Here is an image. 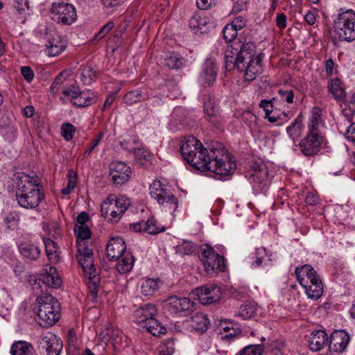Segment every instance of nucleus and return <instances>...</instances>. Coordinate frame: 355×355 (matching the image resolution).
<instances>
[{
	"mask_svg": "<svg viewBox=\"0 0 355 355\" xmlns=\"http://www.w3.org/2000/svg\"><path fill=\"white\" fill-rule=\"evenodd\" d=\"M194 293L202 304H211L220 301V291L217 286H202L196 288Z\"/></svg>",
	"mask_w": 355,
	"mask_h": 355,
	"instance_id": "nucleus-14",
	"label": "nucleus"
},
{
	"mask_svg": "<svg viewBox=\"0 0 355 355\" xmlns=\"http://www.w3.org/2000/svg\"><path fill=\"white\" fill-rule=\"evenodd\" d=\"M76 129L71 123H64L61 127L62 136L66 141H70L72 139L74 132Z\"/></svg>",
	"mask_w": 355,
	"mask_h": 355,
	"instance_id": "nucleus-50",
	"label": "nucleus"
},
{
	"mask_svg": "<svg viewBox=\"0 0 355 355\" xmlns=\"http://www.w3.org/2000/svg\"><path fill=\"white\" fill-rule=\"evenodd\" d=\"M39 304L37 315L40 319V324L48 327L55 324L60 318V304L51 294L43 293L37 297Z\"/></svg>",
	"mask_w": 355,
	"mask_h": 355,
	"instance_id": "nucleus-4",
	"label": "nucleus"
},
{
	"mask_svg": "<svg viewBox=\"0 0 355 355\" xmlns=\"http://www.w3.org/2000/svg\"><path fill=\"white\" fill-rule=\"evenodd\" d=\"M257 311V304L254 302H248L240 306L238 315L246 320L254 317Z\"/></svg>",
	"mask_w": 355,
	"mask_h": 355,
	"instance_id": "nucleus-39",
	"label": "nucleus"
},
{
	"mask_svg": "<svg viewBox=\"0 0 355 355\" xmlns=\"http://www.w3.org/2000/svg\"><path fill=\"white\" fill-rule=\"evenodd\" d=\"M187 163L199 171H210L220 176H227L236 168L235 163L230 159L227 155H225V159L218 158L214 151L211 150L208 153L203 146L198 150V153L193 154Z\"/></svg>",
	"mask_w": 355,
	"mask_h": 355,
	"instance_id": "nucleus-2",
	"label": "nucleus"
},
{
	"mask_svg": "<svg viewBox=\"0 0 355 355\" xmlns=\"http://www.w3.org/2000/svg\"><path fill=\"white\" fill-rule=\"evenodd\" d=\"M134 263V257L131 254H125L121 261L116 265L119 273L124 274L129 272Z\"/></svg>",
	"mask_w": 355,
	"mask_h": 355,
	"instance_id": "nucleus-42",
	"label": "nucleus"
},
{
	"mask_svg": "<svg viewBox=\"0 0 355 355\" xmlns=\"http://www.w3.org/2000/svg\"><path fill=\"white\" fill-rule=\"evenodd\" d=\"M101 211L102 215L105 217L111 216V220L118 221L122 216L123 209H116L113 205H110L109 202H103L101 204Z\"/></svg>",
	"mask_w": 355,
	"mask_h": 355,
	"instance_id": "nucleus-34",
	"label": "nucleus"
},
{
	"mask_svg": "<svg viewBox=\"0 0 355 355\" xmlns=\"http://www.w3.org/2000/svg\"><path fill=\"white\" fill-rule=\"evenodd\" d=\"M93 101L94 98L89 96L85 92L80 91V94L75 98L72 103L78 107H87L92 105Z\"/></svg>",
	"mask_w": 355,
	"mask_h": 355,
	"instance_id": "nucleus-47",
	"label": "nucleus"
},
{
	"mask_svg": "<svg viewBox=\"0 0 355 355\" xmlns=\"http://www.w3.org/2000/svg\"><path fill=\"white\" fill-rule=\"evenodd\" d=\"M263 350L261 345H250L243 349L238 355H261Z\"/></svg>",
	"mask_w": 355,
	"mask_h": 355,
	"instance_id": "nucleus-49",
	"label": "nucleus"
},
{
	"mask_svg": "<svg viewBox=\"0 0 355 355\" xmlns=\"http://www.w3.org/2000/svg\"><path fill=\"white\" fill-rule=\"evenodd\" d=\"M52 19L64 25H70L76 20L77 15L74 6L70 3H54L52 4Z\"/></svg>",
	"mask_w": 355,
	"mask_h": 355,
	"instance_id": "nucleus-8",
	"label": "nucleus"
},
{
	"mask_svg": "<svg viewBox=\"0 0 355 355\" xmlns=\"http://www.w3.org/2000/svg\"><path fill=\"white\" fill-rule=\"evenodd\" d=\"M275 100V98H273L272 100H262L259 103V107L263 108L265 111L266 115L268 114H271L272 112L273 107V101Z\"/></svg>",
	"mask_w": 355,
	"mask_h": 355,
	"instance_id": "nucleus-59",
	"label": "nucleus"
},
{
	"mask_svg": "<svg viewBox=\"0 0 355 355\" xmlns=\"http://www.w3.org/2000/svg\"><path fill=\"white\" fill-rule=\"evenodd\" d=\"M16 197L21 207L33 209L39 205L44 195L40 193L36 180L33 177L23 174L19 176Z\"/></svg>",
	"mask_w": 355,
	"mask_h": 355,
	"instance_id": "nucleus-3",
	"label": "nucleus"
},
{
	"mask_svg": "<svg viewBox=\"0 0 355 355\" xmlns=\"http://www.w3.org/2000/svg\"><path fill=\"white\" fill-rule=\"evenodd\" d=\"M68 178L69 181L67 187L62 189V193L64 195L69 194L76 185V175L73 171L68 172Z\"/></svg>",
	"mask_w": 355,
	"mask_h": 355,
	"instance_id": "nucleus-52",
	"label": "nucleus"
},
{
	"mask_svg": "<svg viewBox=\"0 0 355 355\" xmlns=\"http://www.w3.org/2000/svg\"><path fill=\"white\" fill-rule=\"evenodd\" d=\"M328 342V335L322 330L313 331L309 340V346L311 350L318 352L321 350Z\"/></svg>",
	"mask_w": 355,
	"mask_h": 355,
	"instance_id": "nucleus-21",
	"label": "nucleus"
},
{
	"mask_svg": "<svg viewBox=\"0 0 355 355\" xmlns=\"http://www.w3.org/2000/svg\"><path fill=\"white\" fill-rule=\"evenodd\" d=\"M74 233L77 238L76 241H87L91 238L92 232L89 227L87 226H74Z\"/></svg>",
	"mask_w": 355,
	"mask_h": 355,
	"instance_id": "nucleus-45",
	"label": "nucleus"
},
{
	"mask_svg": "<svg viewBox=\"0 0 355 355\" xmlns=\"http://www.w3.org/2000/svg\"><path fill=\"white\" fill-rule=\"evenodd\" d=\"M34 283H31L33 290L42 289L40 284L42 282L45 287H51L53 288H59L62 284V279L58 273L55 268L50 266L49 270L46 269V272L40 275V278L35 279Z\"/></svg>",
	"mask_w": 355,
	"mask_h": 355,
	"instance_id": "nucleus-10",
	"label": "nucleus"
},
{
	"mask_svg": "<svg viewBox=\"0 0 355 355\" xmlns=\"http://www.w3.org/2000/svg\"><path fill=\"white\" fill-rule=\"evenodd\" d=\"M328 90L337 100L343 101L345 97L344 85L339 78H335L329 83Z\"/></svg>",
	"mask_w": 355,
	"mask_h": 355,
	"instance_id": "nucleus-33",
	"label": "nucleus"
},
{
	"mask_svg": "<svg viewBox=\"0 0 355 355\" xmlns=\"http://www.w3.org/2000/svg\"><path fill=\"white\" fill-rule=\"evenodd\" d=\"M204 110L207 114V119L213 125H216L218 123L219 110L214 96H208L205 98Z\"/></svg>",
	"mask_w": 355,
	"mask_h": 355,
	"instance_id": "nucleus-22",
	"label": "nucleus"
},
{
	"mask_svg": "<svg viewBox=\"0 0 355 355\" xmlns=\"http://www.w3.org/2000/svg\"><path fill=\"white\" fill-rule=\"evenodd\" d=\"M45 245V250L48 259L51 261H56L58 259V254L57 253L58 246L57 244L50 239H44Z\"/></svg>",
	"mask_w": 355,
	"mask_h": 355,
	"instance_id": "nucleus-40",
	"label": "nucleus"
},
{
	"mask_svg": "<svg viewBox=\"0 0 355 355\" xmlns=\"http://www.w3.org/2000/svg\"><path fill=\"white\" fill-rule=\"evenodd\" d=\"M131 174L130 168L122 162H116L110 165V175L114 184L121 185L128 182Z\"/></svg>",
	"mask_w": 355,
	"mask_h": 355,
	"instance_id": "nucleus-12",
	"label": "nucleus"
},
{
	"mask_svg": "<svg viewBox=\"0 0 355 355\" xmlns=\"http://www.w3.org/2000/svg\"><path fill=\"white\" fill-rule=\"evenodd\" d=\"M306 288V293L308 297L312 300H318L323 293V286L318 276L315 277V279L309 280L306 285L302 286Z\"/></svg>",
	"mask_w": 355,
	"mask_h": 355,
	"instance_id": "nucleus-25",
	"label": "nucleus"
},
{
	"mask_svg": "<svg viewBox=\"0 0 355 355\" xmlns=\"http://www.w3.org/2000/svg\"><path fill=\"white\" fill-rule=\"evenodd\" d=\"M268 173V171L266 166L262 163L259 164L254 168V171L252 174V177H253L254 180L259 182H263L266 179Z\"/></svg>",
	"mask_w": 355,
	"mask_h": 355,
	"instance_id": "nucleus-48",
	"label": "nucleus"
},
{
	"mask_svg": "<svg viewBox=\"0 0 355 355\" xmlns=\"http://www.w3.org/2000/svg\"><path fill=\"white\" fill-rule=\"evenodd\" d=\"M230 24L238 31L242 29L245 26L246 21L243 17H236Z\"/></svg>",
	"mask_w": 355,
	"mask_h": 355,
	"instance_id": "nucleus-63",
	"label": "nucleus"
},
{
	"mask_svg": "<svg viewBox=\"0 0 355 355\" xmlns=\"http://www.w3.org/2000/svg\"><path fill=\"white\" fill-rule=\"evenodd\" d=\"M105 202H109L110 205H113L114 207H116V209H123V212L125 211L128 205L125 204V200L123 198H117L114 195H110L107 198V200H105Z\"/></svg>",
	"mask_w": 355,
	"mask_h": 355,
	"instance_id": "nucleus-51",
	"label": "nucleus"
},
{
	"mask_svg": "<svg viewBox=\"0 0 355 355\" xmlns=\"http://www.w3.org/2000/svg\"><path fill=\"white\" fill-rule=\"evenodd\" d=\"M10 354L12 355H34L35 349L31 343L19 340L12 345Z\"/></svg>",
	"mask_w": 355,
	"mask_h": 355,
	"instance_id": "nucleus-27",
	"label": "nucleus"
},
{
	"mask_svg": "<svg viewBox=\"0 0 355 355\" xmlns=\"http://www.w3.org/2000/svg\"><path fill=\"white\" fill-rule=\"evenodd\" d=\"M130 229L136 232H146L150 234H157L165 231L164 226L157 225V221L153 217L148 218L146 221L142 220L130 224Z\"/></svg>",
	"mask_w": 355,
	"mask_h": 355,
	"instance_id": "nucleus-19",
	"label": "nucleus"
},
{
	"mask_svg": "<svg viewBox=\"0 0 355 355\" xmlns=\"http://www.w3.org/2000/svg\"><path fill=\"white\" fill-rule=\"evenodd\" d=\"M334 31L340 40L351 42L355 40V12L347 10L340 13L334 21Z\"/></svg>",
	"mask_w": 355,
	"mask_h": 355,
	"instance_id": "nucleus-5",
	"label": "nucleus"
},
{
	"mask_svg": "<svg viewBox=\"0 0 355 355\" xmlns=\"http://www.w3.org/2000/svg\"><path fill=\"white\" fill-rule=\"evenodd\" d=\"M349 112L347 113V110H343V116L345 117V121H347L348 123L352 122L351 114L349 113L351 111L355 112V94H354L352 97V99L349 104Z\"/></svg>",
	"mask_w": 355,
	"mask_h": 355,
	"instance_id": "nucleus-61",
	"label": "nucleus"
},
{
	"mask_svg": "<svg viewBox=\"0 0 355 355\" xmlns=\"http://www.w3.org/2000/svg\"><path fill=\"white\" fill-rule=\"evenodd\" d=\"M267 255L266 249L264 248H259L256 250L254 255L252 259L255 258V261L252 262V265L255 267H258L261 265L263 259Z\"/></svg>",
	"mask_w": 355,
	"mask_h": 355,
	"instance_id": "nucleus-56",
	"label": "nucleus"
},
{
	"mask_svg": "<svg viewBox=\"0 0 355 355\" xmlns=\"http://www.w3.org/2000/svg\"><path fill=\"white\" fill-rule=\"evenodd\" d=\"M21 73L27 82H31L34 78L33 71L28 66H23L21 67Z\"/></svg>",
	"mask_w": 355,
	"mask_h": 355,
	"instance_id": "nucleus-60",
	"label": "nucleus"
},
{
	"mask_svg": "<svg viewBox=\"0 0 355 355\" xmlns=\"http://www.w3.org/2000/svg\"><path fill=\"white\" fill-rule=\"evenodd\" d=\"M77 253L76 254L78 263L81 266L83 271L91 270L94 268L93 250L89 248L88 241H76Z\"/></svg>",
	"mask_w": 355,
	"mask_h": 355,
	"instance_id": "nucleus-9",
	"label": "nucleus"
},
{
	"mask_svg": "<svg viewBox=\"0 0 355 355\" xmlns=\"http://www.w3.org/2000/svg\"><path fill=\"white\" fill-rule=\"evenodd\" d=\"M196 246L189 241H184L182 244L176 246V252L180 255H190L196 250Z\"/></svg>",
	"mask_w": 355,
	"mask_h": 355,
	"instance_id": "nucleus-46",
	"label": "nucleus"
},
{
	"mask_svg": "<svg viewBox=\"0 0 355 355\" xmlns=\"http://www.w3.org/2000/svg\"><path fill=\"white\" fill-rule=\"evenodd\" d=\"M311 112L312 116L311 123L309 126L308 134L315 136H322L320 130V124L322 123L321 110L318 107H314Z\"/></svg>",
	"mask_w": 355,
	"mask_h": 355,
	"instance_id": "nucleus-28",
	"label": "nucleus"
},
{
	"mask_svg": "<svg viewBox=\"0 0 355 355\" xmlns=\"http://www.w3.org/2000/svg\"><path fill=\"white\" fill-rule=\"evenodd\" d=\"M133 153L135 154L137 159L142 160H147L148 157L149 156L148 153L144 150V148H133Z\"/></svg>",
	"mask_w": 355,
	"mask_h": 355,
	"instance_id": "nucleus-62",
	"label": "nucleus"
},
{
	"mask_svg": "<svg viewBox=\"0 0 355 355\" xmlns=\"http://www.w3.org/2000/svg\"><path fill=\"white\" fill-rule=\"evenodd\" d=\"M302 122L301 116H298L295 121L286 128L289 137L295 140L299 138L302 134Z\"/></svg>",
	"mask_w": 355,
	"mask_h": 355,
	"instance_id": "nucleus-38",
	"label": "nucleus"
},
{
	"mask_svg": "<svg viewBox=\"0 0 355 355\" xmlns=\"http://www.w3.org/2000/svg\"><path fill=\"white\" fill-rule=\"evenodd\" d=\"M20 254L26 259L35 261L41 253L39 247L32 243L23 242L19 245Z\"/></svg>",
	"mask_w": 355,
	"mask_h": 355,
	"instance_id": "nucleus-26",
	"label": "nucleus"
},
{
	"mask_svg": "<svg viewBox=\"0 0 355 355\" xmlns=\"http://www.w3.org/2000/svg\"><path fill=\"white\" fill-rule=\"evenodd\" d=\"M114 22L109 21L101 28L96 34V37L98 40L103 38L114 28Z\"/></svg>",
	"mask_w": 355,
	"mask_h": 355,
	"instance_id": "nucleus-58",
	"label": "nucleus"
},
{
	"mask_svg": "<svg viewBox=\"0 0 355 355\" xmlns=\"http://www.w3.org/2000/svg\"><path fill=\"white\" fill-rule=\"evenodd\" d=\"M190 28L196 33L205 34L209 31L207 19L198 15L192 17L189 23Z\"/></svg>",
	"mask_w": 355,
	"mask_h": 355,
	"instance_id": "nucleus-29",
	"label": "nucleus"
},
{
	"mask_svg": "<svg viewBox=\"0 0 355 355\" xmlns=\"http://www.w3.org/2000/svg\"><path fill=\"white\" fill-rule=\"evenodd\" d=\"M80 89L78 86L72 84L69 87L64 89L62 92L63 94L70 98L71 101L73 103L75 98L80 94Z\"/></svg>",
	"mask_w": 355,
	"mask_h": 355,
	"instance_id": "nucleus-55",
	"label": "nucleus"
},
{
	"mask_svg": "<svg viewBox=\"0 0 355 355\" xmlns=\"http://www.w3.org/2000/svg\"><path fill=\"white\" fill-rule=\"evenodd\" d=\"M349 342V335L344 330L335 331L330 337L329 349L332 352H343Z\"/></svg>",
	"mask_w": 355,
	"mask_h": 355,
	"instance_id": "nucleus-16",
	"label": "nucleus"
},
{
	"mask_svg": "<svg viewBox=\"0 0 355 355\" xmlns=\"http://www.w3.org/2000/svg\"><path fill=\"white\" fill-rule=\"evenodd\" d=\"M169 309L175 313L189 314L194 310V303L187 297L171 295L166 300Z\"/></svg>",
	"mask_w": 355,
	"mask_h": 355,
	"instance_id": "nucleus-11",
	"label": "nucleus"
},
{
	"mask_svg": "<svg viewBox=\"0 0 355 355\" xmlns=\"http://www.w3.org/2000/svg\"><path fill=\"white\" fill-rule=\"evenodd\" d=\"M96 76V72L94 70L92 65H86L82 67L80 77L82 82L85 85H89L92 84L95 80Z\"/></svg>",
	"mask_w": 355,
	"mask_h": 355,
	"instance_id": "nucleus-41",
	"label": "nucleus"
},
{
	"mask_svg": "<svg viewBox=\"0 0 355 355\" xmlns=\"http://www.w3.org/2000/svg\"><path fill=\"white\" fill-rule=\"evenodd\" d=\"M295 273L301 286L306 285L309 280L313 281L317 277V272L310 265L306 264L300 268H296Z\"/></svg>",
	"mask_w": 355,
	"mask_h": 355,
	"instance_id": "nucleus-23",
	"label": "nucleus"
},
{
	"mask_svg": "<svg viewBox=\"0 0 355 355\" xmlns=\"http://www.w3.org/2000/svg\"><path fill=\"white\" fill-rule=\"evenodd\" d=\"M278 94L280 96L282 101H286L288 103H293L294 99V91L290 89H280L278 90Z\"/></svg>",
	"mask_w": 355,
	"mask_h": 355,
	"instance_id": "nucleus-57",
	"label": "nucleus"
},
{
	"mask_svg": "<svg viewBox=\"0 0 355 355\" xmlns=\"http://www.w3.org/2000/svg\"><path fill=\"white\" fill-rule=\"evenodd\" d=\"M209 324V321L205 315L197 313L191 318V327L193 329L200 334L205 333Z\"/></svg>",
	"mask_w": 355,
	"mask_h": 355,
	"instance_id": "nucleus-31",
	"label": "nucleus"
},
{
	"mask_svg": "<svg viewBox=\"0 0 355 355\" xmlns=\"http://www.w3.org/2000/svg\"><path fill=\"white\" fill-rule=\"evenodd\" d=\"M150 194L158 203H166L169 209L175 211L178 206V200L175 196L168 191L165 186L159 180H154L149 187Z\"/></svg>",
	"mask_w": 355,
	"mask_h": 355,
	"instance_id": "nucleus-7",
	"label": "nucleus"
},
{
	"mask_svg": "<svg viewBox=\"0 0 355 355\" xmlns=\"http://www.w3.org/2000/svg\"><path fill=\"white\" fill-rule=\"evenodd\" d=\"M205 83L210 85L216 79V71L214 65H207L204 71Z\"/></svg>",
	"mask_w": 355,
	"mask_h": 355,
	"instance_id": "nucleus-53",
	"label": "nucleus"
},
{
	"mask_svg": "<svg viewBox=\"0 0 355 355\" xmlns=\"http://www.w3.org/2000/svg\"><path fill=\"white\" fill-rule=\"evenodd\" d=\"M41 344L46 349L47 355H59L63 348L62 340L49 331L42 334Z\"/></svg>",
	"mask_w": 355,
	"mask_h": 355,
	"instance_id": "nucleus-15",
	"label": "nucleus"
},
{
	"mask_svg": "<svg viewBox=\"0 0 355 355\" xmlns=\"http://www.w3.org/2000/svg\"><path fill=\"white\" fill-rule=\"evenodd\" d=\"M202 144L193 136H187L184 138L180 147L182 155L187 162L191 159L194 153L201 149Z\"/></svg>",
	"mask_w": 355,
	"mask_h": 355,
	"instance_id": "nucleus-20",
	"label": "nucleus"
},
{
	"mask_svg": "<svg viewBox=\"0 0 355 355\" xmlns=\"http://www.w3.org/2000/svg\"><path fill=\"white\" fill-rule=\"evenodd\" d=\"M46 46L49 56H57L66 49V42L58 33H49L46 35Z\"/></svg>",
	"mask_w": 355,
	"mask_h": 355,
	"instance_id": "nucleus-17",
	"label": "nucleus"
},
{
	"mask_svg": "<svg viewBox=\"0 0 355 355\" xmlns=\"http://www.w3.org/2000/svg\"><path fill=\"white\" fill-rule=\"evenodd\" d=\"M345 137L348 140L355 142V123H352L348 127L345 132Z\"/></svg>",
	"mask_w": 355,
	"mask_h": 355,
	"instance_id": "nucleus-64",
	"label": "nucleus"
},
{
	"mask_svg": "<svg viewBox=\"0 0 355 355\" xmlns=\"http://www.w3.org/2000/svg\"><path fill=\"white\" fill-rule=\"evenodd\" d=\"M157 288V283L155 279H148L141 284V293L145 296L152 295Z\"/></svg>",
	"mask_w": 355,
	"mask_h": 355,
	"instance_id": "nucleus-44",
	"label": "nucleus"
},
{
	"mask_svg": "<svg viewBox=\"0 0 355 355\" xmlns=\"http://www.w3.org/2000/svg\"><path fill=\"white\" fill-rule=\"evenodd\" d=\"M89 279V289L93 298L96 299L98 295V287L100 284V277L97 275L95 267L91 270L83 271Z\"/></svg>",
	"mask_w": 355,
	"mask_h": 355,
	"instance_id": "nucleus-32",
	"label": "nucleus"
},
{
	"mask_svg": "<svg viewBox=\"0 0 355 355\" xmlns=\"http://www.w3.org/2000/svg\"><path fill=\"white\" fill-rule=\"evenodd\" d=\"M154 336H159L166 332V327L155 318H150L145 324L141 326Z\"/></svg>",
	"mask_w": 355,
	"mask_h": 355,
	"instance_id": "nucleus-30",
	"label": "nucleus"
},
{
	"mask_svg": "<svg viewBox=\"0 0 355 355\" xmlns=\"http://www.w3.org/2000/svg\"><path fill=\"white\" fill-rule=\"evenodd\" d=\"M223 37L226 42H232L231 44L236 40H239L240 38H246L245 37L240 36L236 38L237 30L232 26L230 24L225 26L223 31Z\"/></svg>",
	"mask_w": 355,
	"mask_h": 355,
	"instance_id": "nucleus-43",
	"label": "nucleus"
},
{
	"mask_svg": "<svg viewBox=\"0 0 355 355\" xmlns=\"http://www.w3.org/2000/svg\"><path fill=\"white\" fill-rule=\"evenodd\" d=\"M126 250L125 243L121 237H114L107 244V257L110 261H116Z\"/></svg>",
	"mask_w": 355,
	"mask_h": 355,
	"instance_id": "nucleus-18",
	"label": "nucleus"
},
{
	"mask_svg": "<svg viewBox=\"0 0 355 355\" xmlns=\"http://www.w3.org/2000/svg\"><path fill=\"white\" fill-rule=\"evenodd\" d=\"M156 313V306L151 304L141 306L135 311V318L137 319L140 327L145 324L148 319L154 318Z\"/></svg>",
	"mask_w": 355,
	"mask_h": 355,
	"instance_id": "nucleus-24",
	"label": "nucleus"
},
{
	"mask_svg": "<svg viewBox=\"0 0 355 355\" xmlns=\"http://www.w3.org/2000/svg\"><path fill=\"white\" fill-rule=\"evenodd\" d=\"M148 94L146 92L140 89H136L128 92L123 98L124 103L128 105H132L134 103L147 100Z\"/></svg>",
	"mask_w": 355,
	"mask_h": 355,
	"instance_id": "nucleus-35",
	"label": "nucleus"
},
{
	"mask_svg": "<svg viewBox=\"0 0 355 355\" xmlns=\"http://www.w3.org/2000/svg\"><path fill=\"white\" fill-rule=\"evenodd\" d=\"M165 65L170 69H179L185 64V60L180 55L172 53L164 59Z\"/></svg>",
	"mask_w": 355,
	"mask_h": 355,
	"instance_id": "nucleus-37",
	"label": "nucleus"
},
{
	"mask_svg": "<svg viewBox=\"0 0 355 355\" xmlns=\"http://www.w3.org/2000/svg\"><path fill=\"white\" fill-rule=\"evenodd\" d=\"M19 220V215L16 211L5 213L3 216V224L8 230L17 229Z\"/></svg>",
	"mask_w": 355,
	"mask_h": 355,
	"instance_id": "nucleus-36",
	"label": "nucleus"
},
{
	"mask_svg": "<svg viewBox=\"0 0 355 355\" xmlns=\"http://www.w3.org/2000/svg\"><path fill=\"white\" fill-rule=\"evenodd\" d=\"M256 45L248 38H240L227 46L225 53V69L245 71V78L252 81L262 72V53L255 56Z\"/></svg>",
	"mask_w": 355,
	"mask_h": 355,
	"instance_id": "nucleus-1",
	"label": "nucleus"
},
{
	"mask_svg": "<svg viewBox=\"0 0 355 355\" xmlns=\"http://www.w3.org/2000/svg\"><path fill=\"white\" fill-rule=\"evenodd\" d=\"M322 141L323 136L307 134L306 137L300 141L299 146L304 155L313 156L320 150Z\"/></svg>",
	"mask_w": 355,
	"mask_h": 355,
	"instance_id": "nucleus-13",
	"label": "nucleus"
},
{
	"mask_svg": "<svg viewBox=\"0 0 355 355\" xmlns=\"http://www.w3.org/2000/svg\"><path fill=\"white\" fill-rule=\"evenodd\" d=\"M201 252L202 261L207 274L213 275L219 271H224L225 268L223 257L214 252V250L206 245Z\"/></svg>",
	"mask_w": 355,
	"mask_h": 355,
	"instance_id": "nucleus-6",
	"label": "nucleus"
},
{
	"mask_svg": "<svg viewBox=\"0 0 355 355\" xmlns=\"http://www.w3.org/2000/svg\"><path fill=\"white\" fill-rule=\"evenodd\" d=\"M175 339L166 340L162 349V355H172L175 352Z\"/></svg>",
	"mask_w": 355,
	"mask_h": 355,
	"instance_id": "nucleus-54",
	"label": "nucleus"
}]
</instances>
